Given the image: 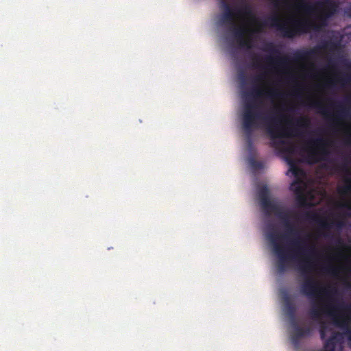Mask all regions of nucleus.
I'll use <instances>...</instances> for the list:
<instances>
[{
  "label": "nucleus",
  "mask_w": 351,
  "mask_h": 351,
  "mask_svg": "<svg viewBox=\"0 0 351 351\" xmlns=\"http://www.w3.org/2000/svg\"><path fill=\"white\" fill-rule=\"evenodd\" d=\"M267 215L274 213L282 223L285 233L278 234L275 231L267 234V238L273 245L274 252L278 258V269L283 272L289 261H293L297 256L304 258L299 263L298 270L304 276L301 285V292L308 298H317L324 295L329 300H333L332 296L337 293L336 288L322 287L309 274L314 269L312 258L317 255L315 245L308 242L306 237H300L299 230L290 222L291 212L280 203L275 202L267 210Z\"/></svg>",
  "instance_id": "f257e3e1"
},
{
  "label": "nucleus",
  "mask_w": 351,
  "mask_h": 351,
  "mask_svg": "<svg viewBox=\"0 0 351 351\" xmlns=\"http://www.w3.org/2000/svg\"><path fill=\"white\" fill-rule=\"evenodd\" d=\"M300 6L307 13L320 10L317 16L318 23H316L307 19H295L291 21V26L288 27L285 23H281L280 18L278 14H274L268 17L264 21L263 25L275 27L285 38H293L307 34L311 30L319 31L322 27L328 25L330 19L334 16L339 9L337 0L317 1L315 3L300 0Z\"/></svg>",
  "instance_id": "f03ea898"
},
{
  "label": "nucleus",
  "mask_w": 351,
  "mask_h": 351,
  "mask_svg": "<svg viewBox=\"0 0 351 351\" xmlns=\"http://www.w3.org/2000/svg\"><path fill=\"white\" fill-rule=\"evenodd\" d=\"M283 96V93L276 88H263L259 86H254L250 91L245 93V102L243 112L242 125L244 132L248 136L251 135L254 129L258 126V121L263 120L266 125L269 121V117H277L273 113L262 116V114L256 111L257 105L254 102L259 99L269 98L276 99Z\"/></svg>",
  "instance_id": "7ed1b4c3"
},
{
  "label": "nucleus",
  "mask_w": 351,
  "mask_h": 351,
  "mask_svg": "<svg viewBox=\"0 0 351 351\" xmlns=\"http://www.w3.org/2000/svg\"><path fill=\"white\" fill-rule=\"evenodd\" d=\"M267 134L272 141L271 145L277 147L279 145H286L284 151L288 154H293L295 152V145L285 140V138L292 135L290 131L294 132L295 136H301L298 128H287L281 125V119L279 117H269V121L265 125Z\"/></svg>",
  "instance_id": "20e7f679"
},
{
  "label": "nucleus",
  "mask_w": 351,
  "mask_h": 351,
  "mask_svg": "<svg viewBox=\"0 0 351 351\" xmlns=\"http://www.w3.org/2000/svg\"><path fill=\"white\" fill-rule=\"evenodd\" d=\"M224 12L222 14L221 22L223 25H231L232 32L239 45L242 48L251 49L252 47V40L245 38L247 28L245 25L237 26L234 23L237 14L235 9L233 10L230 5L226 1H222Z\"/></svg>",
  "instance_id": "39448f33"
},
{
  "label": "nucleus",
  "mask_w": 351,
  "mask_h": 351,
  "mask_svg": "<svg viewBox=\"0 0 351 351\" xmlns=\"http://www.w3.org/2000/svg\"><path fill=\"white\" fill-rule=\"evenodd\" d=\"M308 145L312 147H303L302 149L307 152V158L310 163H316L319 161L326 160L330 156L328 142L324 138L319 137L311 139Z\"/></svg>",
  "instance_id": "423d86ee"
},
{
  "label": "nucleus",
  "mask_w": 351,
  "mask_h": 351,
  "mask_svg": "<svg viewBox=\"0 0 351 351\" xmlns=\"http://www.w3.org/2000/svg\"><path fill=\"white\" fill-rule=\"evenodd\" d=\"M337 48V44L331 41H326L322 45L315 47L311 49L306 50H298L293 53V60L295 62L303 61L308 59H311L315 57L318 53L319 50L321 49H330L331 51H334Z\"/></svg>",
  "instance_id": "0eeeda50"
},
{
  "label": "nucleus",
  "mask_w": 351,
  "mask_h": 351,
  "mask_svg": "<svg viewBox=\"0 0 351 351\" xmlns=\"http://www.w3.org/2000/svg\"><path fill=\"white\" fill-rule=\"evenodd\" d=\"M262 50L265 52H269L272 55L265 58L266 61L271 64L285 66L288 65L290 62L289 57L280 56V52L273 43H267Z\"/></svg>",
  "instance_id": "6e6552de"
},
{
  "label": "nucleus",
  "mask_w": 351,
  "mask_h": 351,
  "mask_svg": "<svg viewBox=\"0 0 351 351\" xmlns=\"http://www.w3.org/2000/svg\"><path fill=\"white\" fill-rule=\"evenodd\" d=\"M287 160L289 165V171L295 178V180L291 184V189L293 190L295 193L299 194L302 191V189L300 185V177L303 176L304 172L301 168L296 165L295 160L292 158H289Z\"/></svg>",
  "instance_id": "1a4fd4ad"
},
{
  "label": "nucleus",
  "mask_w": 351,
  "mask_h": 351,
  "mask_svg": "<svg viewBox=\"0 0 351 351\" xmlns=\"http://www.w3.org/2000/svg\"><path fill=\"white\" fill-rule=\"evenodd\" d=\"M328 314L331 316H333V323L336 326L343 330V334L347 337L348 340L351 343V320L350 317L343 315L336 316L333 314L332 311H328Z\"/></svg>",
  "instance_id": "9d476101"
},
{
  "label": "nucleus",
  "mask_w": 351,
  "mask_h": 351,
  "mask_svg": "<svg viewBox=\"0 0 351 351\" xmlns=\"http://www.w3.org/2000/svg\"><path fill=\"white\" fill-rule=\"evenodd\" d=\"M331 308L341 309L343 311L351 314V304H341L340 305L333 306L330 304H327L320 308L313 307L310 311V315L313 319L317 320L319 319L322 313L324 312L325 310Z\"/></svg>",
  "instance_id": "9b49d317"
},
{
  "label": "nucleus",
  "mask_w": 351,
  "mask_h": 351,
  "mask_svg": "<svg viewBox=\"0 0 351 351\" xmlns=\"http://www.w3.org/2000/svg\"><path fill=\"white\" fill-rule=\"evenodd\" d=\"M291 323L294 328V332L292 336V341L294 343H297L302 337H307L311 335V327L306 326L302 328L298 324L296 320H291Z\"/></svg>",
  "instance_id": "f8f14e48"
},
{
  "label": "nucleus",
  "mask_w": 351,
  "mask_h": 351,
  "mask_svg": "<svg viewBox=\"0 0 351 351\" xmlns=\"http://www.w3.org/2000/svg\"><path fill=\"white\" fill-rule=\"evenodd\" d=\"M258 197L261 206L264 212L267 210L268 208L275 203L269 199V191L267 186H263L258 191Z\"/></svg>",
  "instance_id": "ddd939ff"
},
{
  "label": "nucleus",
  "mask_w": 351,
  "mask_h": 351,
  "mask_svg": "<svg viewBox=\"0 0 351 351\" xmlns=\"http://www.w3.org/2000/svg\"><path fill=\"white\" fill-rule=\"evenodd\" d=\"M340 337V334L333 332L332 335L325 341L323 351H335L336 344Z\"/></svg>",
  "instance_id": "4468645a"
},
{
  "label": "nucleus",
  "mask_w": 351,
  "mask_h": 351,
  "mask_svg": "<svg viewBox=\"0 0 351 351\" xmlns=\"http://www.w3.org/2000/svg\"><path fill=\"white\" fill-rule=\"evenodd\" d=\"M235 10L238 16H244L250 19L256 20V16L252 9L247 3L243 4L241 8H235Z\"/></svg>",
  "instance_id": "2eb2a0df"
},
{
  "label": "nucleus",
  "mask_w": 351,
  "mask_h": 351,
  "mask_svg": "<svg viewBox=\"0 0 351 351\" xmlns=\"http://www.w3.org/2000/svg\"><path fill=\"white\" fill-rule=\"evenodd\" d=\"M337 106L339 107V109L335 114V116L333 119L334 121H342L348 116V110L346 108H344L340 104H339Z\"/></svg>",
  "instance_id": "dca6fc26"
},
{
  "label": "nucleus",
  "mask_w": 351,
  "mask_h": 351,
  "mask_svg": "<svg viewBox=\"0 0 351 351\" xmlns=\"http://www.w3.org/2000/svg\"><path fill=\"white\" fill-rule=\"evenodd\" d=\"M311 107L317 109L320 113L324 117H329L330 114L329 113L327 108L324 106L320 101H313L311 104Z\"/></svg>",
  "instance_id": "f3484780"
},
{
  "label": "nucleus",
  "mask_w": 351,
  "mask_h": 351,
  "mask_svg": "<svg viewBox=\"0 0 351 351\" xmlns=\"http://www.w3.org/2000/svg\"><path fill=\"white\" fill-rule=\"evenodd\" d=\"M285 309L287 315L290 317L291 320H295V308L292 302L287 298L285 302Z\"/></svg>",
  "instance_id": "a211bd4d"
},
{
  "label": "nucleus",
  "mask_w": 351,
  "mask_h": 351,
  "mask_svg": "<svg viewBox=\"0 0 351 351\" xmlns=\"http://www.w3.org/2000/svg\"><path fill=\"white\" fill-rule=\"evenodd\" d=\"M346 184L339 189V193L341 195H348L351 193V179H346Z\"/></svg>",
  "instance_id": "6ab92c4d"
},
{
  "label": "nucleus",
  "mask_w": 351,
  "mask_h": 351,
  "mask_svg": "<svg viewBox=\"0 0 351 351\" xmlns=\"http://www.w3.org/2000/svg\"><path fill=\"white\" fill-rule=\"evenodd\" d=\"M331 328L325 323H322L319 329L320 338L322 340H325L327 332L331 331Z\"/></svg>",
  "instance_id": "aec40b11"
},
{
  "label": "nucleus",
  "mask_w": 351,
  "mask_h": 351,
  "mask_svg": "<svg viewBox=\"0 0 351 351\" xmlns=\"http://www.w3.org/2000/svg\"><path fill=\"white\" fill-rule=\"evenodd\" d=\"M323 271L325 273L335 277L337 276L339 273V269L338 268L331 266L323 267Z\"/></svg>",
  "instance_id": "412c9836"
},
{
  "label": "nucleus",
  "mask_w": 351,
  "mask_h": 351,
  "mask_svg": "<svg viewBox=\"0 0 351 351\" xmlns=\"http://www.w3.org/2000/svg\"><path fill=\"white\" fill-rule=\"evenodd\" d=\"M308 124V121L304 118H299L295 121V125L298 127L304 128Z\"/></svg>",
  "instance_id": "4be33fe9"
},
{
  "label": "nucleus",
  "mask_w": 351,
  "mask_h": 351,
  "mask_svg": "<svg viewBox=\"0 0 351 351\" xmlns=\"http://www.w3.org/2000/svg\"><path fill=\"white\" fill-rule=\"evenodd\" d=\"M319 226L322 229L328 230L331 228V223H329L326 221L319 219Z\"/></svg>",
  "instance_id": "5701e85b"
},
{
  "label": "nucleus",
  "mask_w": 351,
  "mask_h": 351,
  "mask_svg": "<svg viewBox=\"0 0 351 351\" xmlns=\"http://www.w3.org/2000/svg\"><path fill=\"white\" fill-rule=\"evenodd\" d=\"M258 62H259L258 58L257 56H254L253 58V66L256 67V68L260 67Z\"/></svg>",
  "instance_id": "b1692460"
},
{
  "label": "nucleus",
  "mask_w": 351,
  "mask_h": 351,
  "mask_svg": "<svg viewBox=\"0 0 351 351\" xmlns=\"http://www.w3.org/2000/svg\"><path fill=\"white\" fill-rule=\"evenodd\" d=\"M252 165L253 167L257 168V169L261 168L262 166L261 162L254 160H252Z\"/></svg>",
  "instance_id": "393cba45"
},
{
  "label": "nucleus",
  "mask_w": 351,
  "mask_h": 351,
  "mask_svg": "<svg viewBox=\"0 0 351 351\" xmlns=\"http://www.w3.org/2000/svg\"><path fill=\"white\" fill-rule=\"evenodd\" d=\"M306 217L308 218H313V219H319V218L315 215H311L310 213H306Z\"/></svg>",
  "instance_id": "a878e982"
},
{
  "label": "nucleus",
  "mask_w": 351,
  "mask_h": 351,
  "mask_svg": "<svg viewBox=\"0 0 351 351\" xmlns=\"http://www.w3.org/2000/svg\"><path fill=\"white\" fill-rule=\"evenodd\" d=\"M273 5L275 8H279L280 7V0H272Z\"/></svg>",
  "instance_id": "bb28decb"
},
{
  "label": "nucleus",
  "mask_w": 351,
  "mask_h": 351,
  "mask_svg": "<svg viewBox=\"0 0 351 351\" xmlns=\"http://www.w3.org/2000/svg\"><path fill=\"white\" fill-rule=\"evenodd\" d=\"M341 169L346 172V173L349 174L350 173V171L347 167V165L345 164V165H343L342 167H341Z\"/></svg>",
  "instance_id": "cd10ccee"
},
{
  "label": "nucleus",
  "mask_w": 351,
  "mask_h": 351,
  "mask_svg": "<svg viewBox=\"0 0 351 351\" xmlns=\"http://www.w3.org/2000/svg\"><path fill=\"white\" fill-rule=\"evenodd\" d=\"M263 76L262 75H258L254 78V82H260L263 80Z\"/></svg>",
  "instance_id": "c85d7f7f"
},
{
  "label": "nucleus",
  "mask_w": 351,
  "mask_h": 351,
  "mask_svg": "<svg viewBox=\"0 0 351 351\" xmlns=\"http://www.w3.org/2000/svg\"><path fill=\"white\" fill-rule=\"evenodd\" d=\"M297 199L302 204H303L304 202V198L302 195H298Z\"/></svg>",
  "instance_id": "c756f323"
},
{
  "label": "nucleus",
  "mask_w": 351,
  "mask_h": 351,
  "mask_svg": "<svg viewBox=\"0 0 351 351\" xmlns=\"http://www.w3.org/2000/svg\"><path fill=\"white\" fill-rule=\"evenodd\" d=\"M343 207L346 208L348 210H351V204H343Z\"/></svg>",
  "instance_id": "7c9ffc66"
},
{
  "label": "nucleus",
  "mask_w": 351,
  "mask_h": 351,
  "mask_svg": "<svg viewBox=\"0 0 351 351\" xmlns=\"http://www.w3.org/2000/svg\"><path fill=\"white\" fill-rule=\"evenodd\" d=\"M341 226H342V223L341 222H337V226L341 227Z\"/></svg>",
  "instance_id": "2f4dec72"
},
{
  "label": "nucleus",
  "mask_w": 351,
  "mask_h": 351,
  "mask_svg": "<svg viewBox=\"0 0 351 351\" xmlns=\"http://www.w3.org/2000/svg\"><path fill=\"white\" fill-rule=\"evenodd\" d=\"M298 215L297 213H293V217L294 218H295V219L298 217Z\"/></svg>",
  "instance_id": "473e14b6"
},
{
  "label": "nucleus",
  "mask_w": 351,
  "mask_h": 351,
  "mask_svg": "<svg viewBox=\"0 0 351 351\" xmlns=\"http://www.w3.org/2000/svg\"><path fill=\"white\" fill-rule=\"evenodd\" d=\"M349 140L351 141V136H350V138H349Z\"/></svg>",
  "instance_id": "72a5a7b5"
},
{
  "label": "nucleus",
  "mask_w": 351,
  "mask_h": 351,
  "mask_svg": "<svg viewBox=\"0 0 351 351\" xmlns=\"http://www.w3.org/2000/svg\"><path fill=\"white\" fill-rule=\"evenodd\" d=\"M349 287L351 288V285H349Z\"/></svg>",
  "instance_id": "f704fd0d"
}]
</instances>
